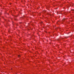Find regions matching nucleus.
Here are the masks:
<instances>
[{"mask_svg":"<svg viewBox=\"0 0 74 74\" xmlns=\"http://www.w3.org/2000/svg\"><path fill=\"white\" fill-rule=\"evenodd\" d=\"M46 12V11L45 10L43 11V12Z\"/></svg>","mask_w":74,"mask_h":74,"instance_id":"nucleus-3","label":"nucleus"},{"mask_svg":"<svg viewBox=\"0 0 74 74\" xmlns=\"http://www.w3.org/2000/svg\"><path fill=\"white\" fill-rule=\"evenodd\" d=\"M0 15H1V13H0Z\"/></svg>","mask_w":74,"mask_h":74,"instance_id":"nucleus-6","label":"nucleus"},{"mask_svg":"<svg viewBox=\"0 0 74 74\" xmlns=\"http://www.w3.org/2000/svg\"><path fill=\"white\" fill-rule=\"evenodd\" d=\"M40 14H41V13H40Z\"/></svg>","mask_w":74,"mask_h":74,"instance_id":"nucleus-7","label":"nucleus"},{"mask_svg":"<svg viewBox=\"0 0 74 74\" xmlns=\"http://www.w3.org/2000/svg\"><path fill=\"white\" fill-rule=\"evenodd\" d=\"M18 57H20V55H18Z\"/></svg>","mask_w":74,"mask_h":74,"instance_id":"nucleus-5","label":"nucleus"},{"mask_svg":"<svg viewBox=\"0 0 74 74\" xmlns=\"http://www.w3.org/2000/svg\"><path fill=\"white\" fill-rule=\"evenodd\" d=\"M72 11H74V10L72 9Z\"/></svg>","mask_w":74,"mask_h":74,"instance_id":"nucleus-4","label":"nucleus"},{"mask_svg":"<svg viewBox=\"0 0 74 74\" xmlns=\"http://www.w3.org/2000/svg\"><path fill=\"white\" fill-rule=\"evenodd\" d=\"M65 20H66V19H65V18H64V19L62 20V22H64V21H65Z\"/></svg>","mask_w":74,"mask_h":74,"instance_id":"nucleus-1","label":"nucleus"},{"mask_svg":"<svg viewBox=\"0 0 74 74\" xmlns=\"http://www.w3.org/2000/svg\"><path fill=\"white\" fill-rule=\"evenodd\" d=\"M73 4L72 3H71L70 4V5H73Z\"/></svg>","mask_w":74,"mask_h":74,"instance_id":"nucleus-2","label":"nucleus"}]
</instances>
